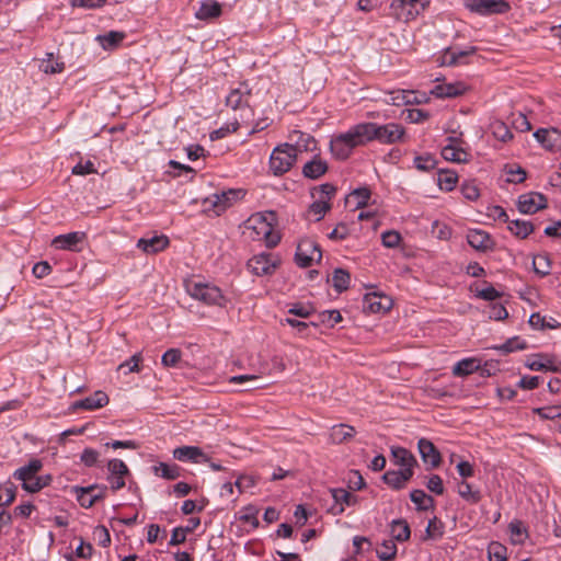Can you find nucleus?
I'll return each instance as SVG.
<instances>
[{
  "label": "nucleus",
  "instance_id": "f257e3e1",
  "mask_svg": "<svg viewBox=\"0 0 561 561\" xmlns=\"http://www.w3.org/2000/svg\"><path fill=\"white\" fill-rule=\"evenodd\" d=\"M274 220L273 211L253 214L243 224V234L251 240H263L268 248H273L280 240L279 233L274 231Z\"/></svg>",
  "mask_w": 561,
  "mask_h": 561
},
{
  "label": "nucleus",
  "instance_id": "f03ea898",
  "mask_svg": "<svg viewBox=\"0 0 561 561\" xmlns=\"http://www.w3.org/2000/svg\"><path fill=\"white\" fill-rule=\"evenodd\" d=\"M359 128L365 144L378 140L381 144H394L404 135V128L400 124L389 123L378 125L376 123H359Z\"/></svg>",
  "mask_w": 561,
  "mask_h": 561
},
{
  "label": "nucleus",
  "instance_id": "7ed1b4c3",
  "mask_svg": "<svg viewBox=\"0 0 561 561\" xmlns=\"http://www.w3.org/2000/svg\"><path fill=\"white\" fill-rule=\"evenodd\" d=\"M365 145L359 124L352 126L347 131L333 137L330 141V150L339 160L347 159L353 149Z\"/></svg>",
  "mask_w": 561,
  "mask_h": 561
},
{
  "label": "nucleus",
  "instance_id": "20e7f679",
  "mask_svg": "<svg viewBox=\"0 0 561 561\" xmlns=\"http://www.w3.org/2000/svg\"><path fill=\"white\" fill-rule=\"evenodd\" d=\"M185 288L193 299L205 305L224 307L227 302L221 289L214 284L187 280L185 282Z\"/></svg>",
  "mask_w": 561,
  "mask_h": 561
},
{
  "label": "nucleus",
  "instance_id": "39448f33",
  "mask_svg": "<svg viewBox=\"0 0 561 561\" xmlns=\"http://www.w3.org/2000/svg\"><path fill=\"white\" fill-rule=\"evenodd\" d=\"M297 159L294 146L290 144L279 145L271 153L270 169L274 175H283L288 172Z\"/></svg>",
  "mask_w": 561,
  "mask_h": 561
},
{
  "label": "nucleus",
  "instance_id": "423d86ee",
  "mask_svg": "<svg viewBox=\"0 0 561 561\" xmlns=\"http://www.w3.org/2000/svg\"><path fill=\"white\" fill-rule=\"evenodd\" d=\"M431 3V0H392L390 15L398 21L409 22L414 20Z\"/></svg>",
  "mask_w": 561,
  "mask_h": 561
},
{
  "label": "nucleus",
  "instance_id": "0eeeda50",
  "mask_svg": "<svg viewBox=\"0 0 561 561\" xmlns=\"http://www.w3.org/2000/svg\"><path fill=\"white\" fill-rule=\"evenodd\" d=\"M241 190H228L214 193L203 201L205 211H213L216 216L221 215L242 196Z\"/></svg>",
  "mask_w": 561,
  "mask_h": 561
},
{
  "label": "nucleus",
  "instance_id": "6e6552de",
  "mask_svg": "<svg viewBox=\"0 0 561 561\" xmlns=\"http://www.w3.org/2000/svg\"><path fill=\"white\" fill-rule=\"evenodd\" d=\"M321 259L322 251L314 240L306 238L298 243L295 261L299 267H309L313 262H320Z\"/></svg>",
  "mask_w": 561,
  "mask_h": 561
},
{
  "label": "nucleus",
  "instance_id": "1a4fd4ad",
  "mask_svg": "<svg viewBox=\"0 0 561 561\" xmlns=\"http://www.w3.org/2000/svg\"><path fill=\"white\" fill-rule=\"evenodd\" d=\"M465 5L479 15L504 14L511 10L506 0H466Z\"/></svg>",
  "mask_w": 561,
  "mask_h": 561
},
{
  "label": "nucleus",
  "instance_id": "9d476101",
  "mask_svg": "<svg viewBox=\"0 0 561 561\" xmlns=\"http://www.w3.org/2000/svg\"><path fill=\"white\" fill-rule=\"evenodd\" d=\"M279 265V260L271 253H260L248 261L249 271L256 276L274 274Z\"/></svg>",
  "mask_w": 561,
  "mask_h": 561
},
{
  "label": "nucleus",
  "instance_id": "9b49d317",
  "mask_svg": "<svg viewBox=\"0 0 561 561\" xmlns=\"http://www.w3.org/2000/svg\"><path fill=\"white\" fill-rule=\"evenodd\" d=\"M251 88L247 82H240L238 87L232 88L226 96L227 106L232 110H243L249 107Z\"/></svg>",
  "mask_w": 561,
  "mask_h": 561
},
{
  "label": "nucleus",
  "instance_id": "f8f14e48",
  "mask_svg": "<svg viewBox=\"0 0 561 561\" xmlns=\"http://www.w3.org/2000/svg\"><path fill=\"white\" fill-rule=\"evenodd\" d=\"M547 198L541 193H527L518 197L517 208L523 214H535L538 210L546 208Z\"/></svg>",
  "mask_w": 561,
  "mask_h": 561
},
{
  "label": "nucleus",
  "instance_id": "ddd939ff",
  "mask_svg": "<svg viewBox=\"0 0 561 561\" xmlns=\"http://www.w3.org/2000/svg\"><path fill=\"white\" fill-rule=\"evenodd\" d=\"M363 307L365 311L371 313L386 312L392 307V299L387 295H379L377 293L366 294Z\"/></svg>",
  "mask_w": 561,
  "mask_h": 561
},
{
  "label": "nucleus",
  "instance_id": "4468645a",
  "mask_svg": "<svg viewBox=\"0 0 561 561\" xmlns=\"http://www.w3.org/2000/svg\"><path fill=\"white\" fill-rule=\"evenodd\" d=\"M85 239L82 231H73L66 234H59L51 241V245L58 250L79 251V244Z\"/></svg>",
  "mask_w": 561,
  "mask_h": 561
},
{
  "label": "nucleus",
  "instance_id": "2eb2a0df",
  "mask_svg": "<svg viewBox=\"0 0 561 561\" xmlns=\"http://www.w3.org/2000/svg\"><path fill=\"white\" fill-rule=\"evenodd\" d=\"M173 458L183 462H207L209 457L197 446H181L173 450Z\"/></svg>",
  "mask_w": 561,
  "mask_h": 561
},
{
  "label": "nucleus",
  "instance_id": "dca6fc26",
  "mask_svg": "<svg viewBox=\"0 0 561 561\" xmlns=\"http://www.w3.org/2000/svg\"><path fill=\"white\" fill-rule=\"evenodd\" d=\"M467 241L471 248L480 252H486L494 248L492 237L481 229H470L467 233Z\"/></svg>",
  "mask_w": 561,
  "mask_h": 561
},
{
  "label": "nucleus",
  "instance_id": "f3484780",
  "mask_svg": "<svg viewBox=\"0 0 561 561\" xmlns=\"http://www.w3.org/2000/svg\"><path fill=\"white\" fill-rule=\"evenodd\" d=\"M525 366L534 371H561V363L556 364L548 355L535 354L527 358Z\"/></svg>",
  "mask_w": 561,
  "mask_h": 561
},
{
  "label": "nucleus",
  "instance_id": "a211bd4d",
  "mask_svg": "<svg viewBox=\"0 0 561 561\" xmlns=\"http://www.w3.org/2000/svg\"><path fill=\"white\" fill-rule=\"evenodd\" d=\"M417 448L424 463L430 465L431 468H437L440 465V453L431 440L426 438L419 439Z\"/></svg>",
  "mask_w": 561,
  "mask_h": 561
},
{
  "label": "nucleus",
  "instance_id": "6ab92c4d",
  "mask_svg": "<svg viewBox=\"0 0 561 561\" xmlns=\"http://www.w3.org/2000/svg\"><path fill=\"white\" fill-rule=\"evenodd\" d=\"M414 471L407 469L388 470L383 473L382 480L393 490H401L405 486L407 482L413 477Z\"/></svg>",
  "mask_w": 561,
  "mask_h": 561
},
{
  "label": "nucleus",
  "instance_id": "aec40b11",
  "mask_svg": "<svg viewBox=\"0 0 561 561\" xmlns=\"http://www.w3.org/2000/svg\"><path fill=\"white\" fill-rule=\"evenodd\" d=\"M331 494L334 500V505L331 507V512L334 515L342 514L344 512L345 505L353 506L357 503V497L351 494L345 489H332Z\"/></svg>",
  "mask_w": 561,
  "mask_h": 561
},
{
  "label": "nucleus",
  "instance_id": "412c9836",
  "mask_svg": "<svg viewBox=\"0 0 561 561\" xmlns=\"http://www.w3.org/2000/svg\"><path fill=\"white\" fill-rule=\"evenodd\" d=\"M169 245L168 237L153 236L150 238H140L137 241V248L147 254H154L164 250Z\"/></svg>",
  "mask_w": 561,
  "mask_h": 561
},
{
  "label": "nucleus",
  "instance_id": "4be33fe9",
  "mask_svg": "<svg viewBox=\"0 0 561 561\" xmlns=\"http://www.w3.org/2000/svg\"><path fill=\"white\" fill-rule=\"evenodd\" d=\"M221 4L216 0H203L199 2L198 9L195 11V18L201 21H209L221 15Z\"/></svg>",
  "mask_w": 561,
  "mask_h": 561
},
{
  "label": "nucleus",
  "instance_id": "5701e85b",
  "mask_svg": "<svg viewBox=\"0 0 561 561\" xmlns=\"http://www.w3.org/2000/svg\"><path fill=\"white\" fill-rule=\"evenodd\" d=\"M391 456L394 465L400 466L401 469L410 468V470L414 471V467L417 465V461L413 454L404 447H391Z\"/></svg>",
  "mask_w": 561,
  "mask_h": 561
},
{
  "label": "nucleus",
  "instance_id": "b1692460",
  "mask_svg": "<svg viewBox=\"0 0 561 561\" xmlns=\"http://www.w3.org/2000/svg\"><path fill=\"white\" fill-rule=\"evenodd\" d=\"M476 51L477 48L474 46H469L465 49L448 48L442 57V64L446 66H456L465 64L466 61L463 59L467 58L468 56L473 55Z\"/></svg>",
  "mask_w": 561,
  "mask_h": 561
},
{
  "label": "nucleus",
  "instance_id": "393cba45",
  "mask_svg": "<svg viewBox=\"0 0 561 561\" xmlns=\"http://www.w3.org/2000/svg\"><path fill=\"white\" fill-rule=\"evenodd\" d=\"M466 91V85L462 82L440 83L435 85L431 93L439 99L456 98Z\"/></svg>",
  "mask_w": 561,
  "mask_h": 561
},
{
  "label": "nucleus",
  "instance_id": "a878e982",
  "mask_svg": "<svg viewBox=\"0 0 561 561\" xmlns=\"http://www.w3.org/2000/svg\"><path fill=\"white\" fill-rule=\"evenodd\" d=\"M290 139L295 142L293 146L295 148L296 153L299 151L301 152L317 150L316 139L307 133L294 130L290 135Z\"/></svg>",
  "mask_w": 561,
  "mask_h": 561
},
{
  "label": "nucleus",
  "instance_id": "bb28decb",
  "mask_svg": "<svg viewBox=\"0 0 561 561\" xmlns=\"http://www.w3.org/2000/svg\"><path fill=\"white\" fill-rule=\"evenodd\" d=\"M107 403H108L107 394L103 391H96L92 396L77 401L73 404V408L75 409H84V410H96V409L105 407Z\"/></svg>",
  "mask_w": 561,
  "mask_h": 561
},
{
  "label": "nucleus",
  "instance_id": "cd10ccee",
  "mask_svg": "<svg viewBox=\"0 0 561 561\" xmlns=\"http://www.w3.org/2000/svg\"><path fill=\"white\" fill-rule=\"evenodd\" d=\"M534 137L548 150L552 151L559 147L560 133L554 128H540L535 131Z\"/></svg>",
  "mask_w": 561,
  "mask_h": 561
},
{
  "label": "nucleus",
  "instance_id": "c85d7f7f",
  "mask_svg": "<svg viewBox=\"0 0 561 561\" xmlns=\"http://www.w3.org/2000/svg\"><path fill=\"white\" fill-rule=\"evenodd\" d=\"M450 141L448 145L444 146L442 149V156L445 160L451 162H467L469 159V153L455 145V138H448Z\"/></svg>",
  "mask_w": 561,
  "mask_h": 561
},
{
  "label": "nucleus",
  "instance_id": "c756f323",
  "mask_svg": "<svg viewBox=\"0 0 561 561\" xmlns=\"http://www.w3.org/2000/svg\"><path fill=\"white\" fill-rule=\"evenodd\" d=\"M328 171V164L318 154L308 161L302 168V174L311 180L319 179Z\"/></svg>",
  "mask_w": 561,
  "mask_h": 561
},
{
  "label": "nucleus",
  "instance_id": "7c9ffc66",
  "mask_svg": "<svg viewBox=\"0 0 561 561\" xmlns=\"http://www.w3.org/2000/svg\"><path fill=\"white\" fill-rule=\"evenodd\" d=\"M42 468L43 462L39 459H32L27 465L16 469L13 473V478L24 483L35 478Z\"/></svg>",
  "mask_w": 561,
  "mask_h": 561
},
{
  "label": "nucleus",
  "instance_id": "2f4dec72",
  "mask_svg": "<svg viewBox=\"0 0 561 561\" xmlns=\"http://www.w3.org/2000/svg\"><path fill=\"white\" fill-rule=\"evenodd\" d=\"M96 489H99L96 484L77 489V500L82 507L90 508L96 501L104 497V489L100 490V495H92Z\"/></svg>",
  "mask_w": 561,
  "mask_h": 561
},
{
  "label": "nucleus",
  "instance_id": "473e14b6",
  "mask_svg": "<svg viewBox=\"0 0 561 561\" xmlns=\"http://www.w3.org/2000/svg\"><path fill=\"white\" fill-rule=\"evenodd\" d=\"M356 431L347 424L333 425L329 433V439L332 444H342L354 437Z\"/></svg>",
  "mask_w": 561,
  "mask_h": 561
},
{
  "label": "nucleus",
  "instance_id": "72a5a7b5",
  "mask_svg": "<svg viewBox=\"0 0 561 561\" xmlns=\"http://www.w3.org/2000/svg\"><path fill=\"white\" fill-rule=\"evenodd\" d=\"M480 368V360L474 357L463 358L457 362L453 367V375L457 377H465L473 374Z\"/></svg>",
  "mask_w": 561,
  "mask_h": 561
},
{
  "label": "nucleus",
  "instance_id": "f704fd0d",
  "mask_svg": "<svg viewBox=\"0 0 561 561\" xmlns=\"http://www.w3.org/2000/svg\"><path fill=\"white\" fill-rule=\"evenodd\" d=\"M313 198V203L309 206L307 210V218L309 220L320 221L321 219H323L325 214L331 209L332 204L327 203L323 199H319L317 197Z\"/></svg>",
  "mask_w": 561,
  "mask_h": 561
},
{
  "label": "nucleus",
  "instance_id": "c9c22d12",
  "mask_svg": "<svg viewBox=\"0 0 561 561\" xmlns=\"http://www.w3.org/2000/svg\"><path fill=\"white\" fill-rule=\"evenodd\" d=\"M390 533L392 538L399 542H404L409 540L411 536L410 526L408 522L402 518L393 519L391 522Z\"/></svg>",
  "mask_w": 561,
  "mask_h": 561
},
{
  "label": "nucleus",
  "instance_id": "e433bc0d",
  "mask_svg": "<svg viewBox=\"0 0 561 561\" xmlns=\"http://www.w3.org/2000/svg\"><path fill=\"white\" fill-rule=\"evenodd\" d=\"M152 471L165 480H175L181 477V468L175 463L159 462L152 467Z\"/></svg>",
  "mask_w": 561,
  "mask_h": 561
},
{
  "label": "nucleus",
  "instance_id": "4c0bfd02",
  "mask_svg": "<svg viewBox=\"0 0 561 561\" xmlns=\"http://www.w3.org/2000/svg\"><path fill=\"white\" fill-rule=\"evenodd\" d=\"M507 229L514 236L525 239L534 231V225L527 220L514 219L508 221Z\"/></svg>",
  "mask_w": 561,
  "mask_h": 561
},
{
  "label": "nucleus",
  "instance_id": "58836bf2",
  "mask_svg": "<svg viewBox=\"0 0 561 561\" xmlns=\"http://www.w3.org/2000/svg\"><path fill=\"white\" fill-rule=\"evenodd\" d=\"M457 492L461 499L470 504H477L481 500L479 490H472L471 484L465 480L457 483Z\"/></svg>",
  "mask_w": 561,
  "mask_h": 561
},
{
  "label": "nucleus",
  "instance_id": "ea45409f",
  "mask_svg": "<svg viewBox=\"0 0 561 561\" xmlns=\"http://www.w3.org/2000/svg\"><path fill=\"white\" fill-rule=\"evenodd\" d=\"M125 34L123 32L111 31L104 35H99L98 41L105 50H113L123 42Z\"/></svg>",
  "mask_w": 561,
  "mask_h": 561
},
{
  "label": "nucleus",
  "instance_id": "a19ab883",
  "mask_svg": "<svg viewBox=\"0 0 561 561\" xmlns=\"http://www.w3.org/2000/svg\"><path fill=\"white\" fill-rule=\"evenodd\" d=\"M529 324L531 325V328L534 329H540V330H545V329H558L561 327L560 322L550 317L549 319H547L546 317H542L540 313L536 312V313H533L530 317H529Z\"/></svg>",
  "mask_w": 561,
  "mask_h": 561
},
{
  "label": "nucleus",
  "instance_id": "79ce46f5",
  "mask_svg": "<svg viewBox=\"0 0 561 561\" xmlns=\"http://www.w3.org/2000/svg\"><path fill=\"white\" fill-rule=\"evenodd\" d=\"M410 500L416 505L419 511H427L434 506L433 497L420 489L413 490L410 493Z\"/></svg>",
  "mask_w": 561,
  "mask_h": 561
},
{
  "label": "nucleus",
  "instance_id": "37998d69",
  "mask_svg": "<svg viewBox=\"0 0 561 561\" xmlns=\"http://www.w3.org/2000/svg\"><path fill=\"white\" fill-rule=\"evenodd\" d=\"M350 273L343 268H335L332 275V285L337 293L346 290L350 286Z\"/></svg>",
  "mask_w": 561,
  "mask_h": 561
},
{
  "label": "nucleus",
  "instance_id": "c03bdc74",
  "mask_svg": "<svg viewBox=\"0 0 561 561\" xmlns=\"http://www.w3.org/2000/svg\"><path fill=\"white\" fill-rule=\"evenodd\" d=\"M458 181V176L455 172L448 170H442L437 175V184L440 190L449 192L454 190L456 183Z\"/></svg>",
  "mask_w": 561,
  "mask_h": 561
},
{
  "label": "nucleus",
  "instance_id": "a18cd8bd",
  "mask_svg": "<svg viewBox=\"0 0 561 561\" xmlns=\"http://www.w3.org/2000/svg\"><path fill=\"white\" fill-rule=\"evenodd\" d=\"M527 348V343L518 336L508 339L503 344L495 346L494 350L502 352L503 354L513 353L516 351H523Z\"/></svg>",
  "mask_w": 561,
  "mask_h": 561
},
{
  "label": "nucleus",
  "instance_id": "49530a36",
  "mask_svg": "<svg viewBox=\"0 0 561 561\" xmlns=\"http://www.w3.org/2000/svg\"><path fill=\"white\" fill-rule=\"evenodd\" d=\"M533 266L536 274L543 277L550 274L551 263L548 254H538L533 260Z\"/></svg>",
  "mask_w": 561,
  "mask_h": 561
},
{
  "label": "nucleus",
  "instance_id": "de8ad7c7",
  "mask_svg": "<svg viewBox=\"0 0 561 561\" xmlns=\"http://www.w3.org/2000/svg\"><path fill=\"white\" fill-rule=\"evenodd\" d=\"M336 187L330 183H324L314 187L312 191V197H317L319 199H323L327 203H331L333 197L335 196Z\"/></svg>",
  "mask_w": 561,
  "mask_h": 561
},
{
  "label": "nucleus",
  "instance_id": "09e8293b",
  "mask_svg": "<svg viewBox=\"0 0 561 561\" xmlns=\"http://www.w3.org/2000/svg\"><path fill=\"white\" fill-rule=\"evenodd\" d=\"M397 546L392 540H385L376 553L380 561H392L397 556Z\"/></svg>",
  "mask_w": 561,
  "mask_h": 561
},
{
  "label": "nucleus",
  "instance_id": "8fccbe9b",
  "mask_svg": "<svg viewBox=\"0 0 561 561\" xmlns=\"http://www.w3.org/2000/svg\"><path fill=\"white\" fill-rule=\"evenodd\" d=\"M142 360V356L140 353L134 354L129 359L123 362L118 365L117 370L123 371L124 375L129 373H139L140 371V363Z\"/></svg>",
  "mask_w": 561,
  "mask_h": 561
},
{
  "label": "nucleus",
  "instance_id": "3c124183",
  "mask_svg": "<svg viewBox=\"0 0 561 561\" xmlns=\"http://www.w3.org/2000/svg\"><path fill=\"white\" fill-rule=\"evenodd\" d=\"M512 541L514 543H523L527 538V531L520 520H513L508 525Z\"/></svg>",
  "mask_w": 561,
  "mask_h": 561
},
{
  "label": "nucleus",
  "instance_id": "603ef678",
  "mask_svg": "<svg viewBox=\"0 0 561 561\" xmlns=\"http://www.w3.org/2000/svg\"><path fill=\"white\" fill-rule=\"evenodd\" d=\"M16 486L12 482L0 484V506H8L15 500Z\"/></svg>",
  "mask_w": 561,
  "mask_h": 561
},
{
  "label": "nucleus",
  "instance_id": "864d4df0",
  "mask_svg": "<svg viewBox=\"0 0 561 561\" xmlns=\"http://www.w3.org/2000/svg\"><path fill=\"white\" fill-rule=\"evenodd\" d=\"M257 515L259 508L253 505H248L241 510L239 519L250 524L253 528H257L260 525Z\"/></svg>",
  "mask_w": 561,
  "mask_h": 561
},
{
  "label": "nucleus",
  "instance_id": "5fc2aeb1",
  "mask_svg": "<svg viewBox=\"0 0 561 561\" xmlns=\"http://www.w3.org/2000/svg\"><path fill=\"white\" fill-rule=\"evenodd\" d=\"M488 554L490 561H506L507 549L502 543L493 541L488 547Z\"/></svg>",
  "mask_w": 561,
  "mask_h": 561
},
{
  "label": "nucleus",
  "instance_id": "6e6d98bb",
  "mask_svg": "<svg viewBox=\"0 0 561 561\" xmlns=\"http://www.w3.org/2000/svg\"><path fill=\"white\" fill-rule=\"evenodd\" d=\"M53 56L54 55L51 53H49V54H47L48 58L43 59L41 61L39 68L45 73H50V75L60 73L65 69V64L60 62V61H54Z\"/></svg>",
  "mask_w": 561,
  "mask_h": 561
},
{
  "label": "nucleus",
  "instance_id": "4d7b16f0",
  "mask_svg": "<svg viewBox=\"0 0 561 561\" xmlns=\"http://www.w3.org/2000/svg\"><path fill=\"white\" fill-rule=\"evenodd\" d=\"M314 311H316V309L311 304H302V302L293 304L288 309L289 314H294V316L300 317V318H308Z\"/></svg>",
  "mask_w": 561,
  "mask_h": 561
},
{
  "label": "nucleus",
  "instance_id": "13d9d810",
  "mask_svg": "<svg viewBox=\"0 0 561 561\" xmlns=\"http://www.w3.org/2000/svg\"><path fill=\"white\" fill-rule=\"evenodd\" d=\"M351 198L355 203L356 208L365 207L370 198V190L368 187H359L351 193Z\"/></svg>",
  "mask_w": 561,
  "mask_h": 561
},
{
  "label": "nucleus",
  "instance_id": "bf43d9fd",
  "mask_svg": "<svg viewBox=\"0 0 561 561\" xmlns=\"http://www.w3.org/2000/svg\"><path fill=\"white\" fill-rule=\"evenodd\" d=\"M534 413L545 420H554L561 416V408L556 405L536 408Z\"/></svg>",
  "mask_w": 561,
  "mask_h": 561
},
{
  "label": "nucleus",
  "instance_id": "052dcab7",
  "mask_svg": "<svg viewBox=\"0 0 561 561\" xmlns=\"http://www.w3.org/2000/svg\"><path fill=\"white\" fill-rule=\"evenodd\" d=\"M493 135L496 139L503 142H507L513 138L511 129L502 122L493 125Z\"/></svg>",
  "mask_w": 561,
  "mask_h": 561
},
{
  "label": "nucleus",
  "instance_id": "680f3d73",
  "mask_svg": "<svg viewBox=\"0 0 561 561\" xmlns=\"http://www.w3.org/2000/svg\"><path fill=\"white\" fill-rule=\"evenodd\" d=\"M110 476H127L129 473L128 467L121 459H112L107 463Z\"/></svg>",
  "mask_w": 561,
  "mask_h": 561
},
{
  "label": "nucleus",
  "instance_id": "e2e57ef3",
  "mask_svg": "<svg viewBox=\"0 0 561 561\" xmlns=\"http://www.w3.org/2000/svg\"><path fill=\"white\" fill-rule=\"evenodd\" d=\"M181 359V351L178 348L168 350L161 358V363L165 367H174Z\"/></svg>",
  "mask_w": 561,
  "mask_h": 561
},
{
  "label": "nucleus",
  "instance_id": "0e129e2a",
  "mask_svg": "<svg viewBox=\"0 0 561 561\" xmlns=\"http://www.w3.org/2000/svg\"><path fill=\"white\" fill-rule=\"evenodd\" d=\"M381 241L386 248L393 249L399 245V243L401 241V236L399 232H397L394 230H388V231L382 232Z\"/></svg>",
  "mask_w": 561,
  "mask_h": 561
},
{
  "label": "nucleus",
  "instance_id": "69168bd1",
  "mask_svg": "<svg viewBox=\"0 0 561 561\" xmlns=\"http://www.w3.org/2000/svg\"><path fill=\"white\" fill-rule=\"evenodd\" d=\"M502 296V293H500L497 289H495L493 286L489 285L482 289L476 290V297L486 300V301H494L497 298Z\"/></svg>",
  "mask_w": 561,
  "mask_h": 561
},
{
  "label": "nucleus",
  "instance_id": "338daca9",
  "mask_svg": "<svg viewBox=\"0 0 561 561\" xmlns=\"http://www.w3.org/2000/svg\"><path fill=\"white\" fill-rule=\"evenodd\" d=\"M436 160L432 156H417L414 158V165L417 170L430 171L435 168Z\"/></svg>",
  "mask_w": 561,
  "mask_h": 561
},
{
  "label": "nucleus",
  "instance_id": "774afa93",
  "mask_svg": "<svg viewBox=\"0 0 561 561\" xmlns=\"http://www.w3.org/2000/svg\"><path fill=\"white\" fill-rule=\"evenodd\" d=\"M350 234L348 226L345 222H340L337 226L328 234V238L332 241L345 240Z\"/></svg>",
  "mask_w": 561,
  "mask_h": 561
}]
</instances>
